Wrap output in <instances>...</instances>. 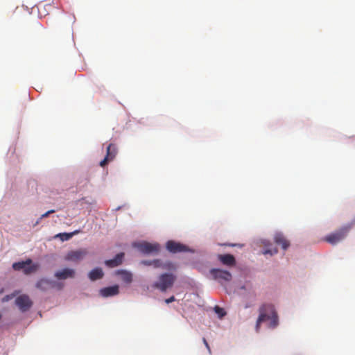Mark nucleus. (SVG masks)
<instances>
[{
  "mask_svg": "<svg viewBox=\"0 0 355 355\" xmlns=\"http://www.w3.org/2000/svg\"><path fill=\"white\" fill-rule=\"evenodd\" d=\"M266 320H270L269 324L270 328H275L279 324L277 313L274 306L270 304H263L259 308V316L256 324L257 331H259L261 322Z\"/></svg>",
  "mask_w": 355,
  "mask_h": 355,
  "instance_id": "f257e3e1",
  "label": "nucleus"
},
{
  "mask_svg": "<svg viewBox=\"0 0 355 355\" xmlns=\"http://www.w3.org/2000/svg\"><path fill=\"white\" fill-rule=\"evenodd\" d=\"M175 279V276L171 273L162 274L159 277L158 281L153 284V287L162 292H165L168 288L172 287Z\"/></svg>",
  "mask_w": 355,
  "mask_h": 355,
  "instance_id": "f03ea898",
  "label": "nucleus"
},
{
  "mask_svg": "<svg viewBox=\"0 0 355 355\" xmlns=\"http://www.w3.org/2000/svg\"><path fill=\"white\" fill-rule=\"evenodd\" d=\"M40 267L38 263H33L31 259L26 261L15 262L12 264V268L15 270H23L25 275H31L35 272Z\"/></svg>",
  "mask_w": 355,
  "mask_h": 355,
  "instance_id": "7ed1b4c3",
  "label": "nucleus"
},
{
  "mask_svg": "<svg viewBox=\"0 0 355 355\" xmlns=\"http://www.w3.org/2000/svg\"><path fill=\"white\" fill-rule=\"evenodd\" d=\"M351 228L350 225L343 227L338 230L327 235L324 238V241L327 242L331 245H336L338 243L343 241L347 235L349 230Z\"/></svg>",
  "mask_w": 355,
  "mask_h": 355,
  "instance_id": "20e7f679",
  "label": "nucleus"
},
{
  "mask_svg": "<svg viewBox=\"0 0 355 355\" xmlns=\"http://www.w3.org/2000/svg\"><path fill=\"white\" fill-rule=\"evenodd\" d=\"M35 286L37 288L42 291H47L49 289L53 288L62 289L63 287V284L61 283H57L55 282H53L46 278H42L37 282Z\"/></svg>",
  "mask_w": 355,
  "mask_h": 355,
  "instance_id": "39448f33",
  "label": "nucleus"
},
{
  "mask_svg": "<svg viewBox=\"0 0 355 355\" xmlns=\"http://www.w3.org/2000/svg\"><path fill=\"white\" fill-rule=\"evenodd\" d=\"M210 274L214 279L219 282H230L232 278L230 272L221 269L212 268L210 270Z\"/></svg>",
  "mask_w": 355,
  "mask_h": 355,
  "instance_id": "423d86ee",
  "label": "nucleus"
},
{
  "mask_svg": "<svg viewBox=\"0 0 355 355\" xmlns=\"http://www.w3.org/2000/svg\"><path fill=\"white\" fill-rule=\"evenodd\" d=\"M87 254V251L85 249H79L77 250L69 251L65 256L66 261L78 263L83 260Z\"/></svg>",
  "mask_w": 355,
  "mask_h": 355,
  "instance_id": "0eeeda50",
  "label": "nucleus"
},
{
  "mask_svg": "<svg viewBox=\"0 0 355 355\" xmlns=\"http://www.w3.org/2000/svg\"><path fill=\"white\" fill-rule=\"evenodd\" d=\"M135 246L139 251L144 254H150L153 252H158L160 249V246L157 243H150L148 242H142L135 244Z\"/></svg>",
  "mask_w": 355,
  "mask_h": 355,
  "instance_id": "6e6552de",
  "label": "nucleus"
},
{
  "mask_svg": "<svg viewBox=\"0 0 355 355\" xmlns=\"http://www.w3.org/2000/svg\"><path fill=\"white\" fill-rule=\"evenodd\" d=\"M15 303L22 312L27 311L33 305V302L26 295H21L15 300Z\"/></svg>",
  "mask_w": 355,
  "mask_h": 355,
  "instance_id": "1a4fd4ad",
  "label": "nucleus"
},
{
  "mask_svg": "<svg viewBox=\"0 0 355 355\" xmlns=\"http://www.w3.org/2000/svg\"><path fill=\"white\" fill-rule=\"evenodd\" d=\"M166 248L168 252L174 254L189 250V248L187 245L172 240L167 241Z\"/></svg>",
  "mask_w": 355,
  "mask_h": 355,
  "instance_id": "9d476101",
  "label": "nucleus"
},
{
  "mask_svg": "<svg viewBox=\"0 0 355 355\" xmlns=\"http://www.w3.org/2000/svg\"><path fill=\"white\" fill-rule=\"evenodd\" d=\"M117 154V148L115 144H110L107 147L105 158L100 162V166L104 167L109 162L112 161Z\"/></svg>",
  "mask_w": 355,
  "mask_h": 355,
  "instance_id": "9b49d317",
  "label": "nucleus"
},
{
  "mask_svg": "<svg viewBox=\"0 0 355 355\" xmlns=\"http://www.w3.org/2000/svg\"><path fill=\"white\" fill-rule=\"evenodd\" d=\"M75 270L71 268H64L58 270L55 273V277L60 280H64L68 278H73L75 277Z\"/></svg>",
  "mask_w": 355,
  "mask_h": 355,
  "instance_id": "f8f14e48",
  "label": "nucleus"
},
{
  "mask_svg": "<svg viewBox=\"0 0 355 355\" xmlns=\"http://www.w3.org/2000/svg\"><path fill=\"white\" fill-rule=\"evenodd\" d=\"M119 293V286L114 285L112 286H108L101 288L99 291L100 295L103 297H107L118 295Z\"/></svg>",
  "mask_w": 355,
  "mask_h": 355,
  "instance_id": "ddd939ff",
  "label": "nucleus"
},
{
  "mask_svg": "<svg viewBox=\"0 0 355 355\" xmlns=\"http://www.w3.org/2000/svg\"><path fill=\"white\" fill-rule=\"evenodd\" d=\"M124 253L120 252L117 254L112 259L106 260L105 264L109 268H115L120 266L123 261Z\"/></svg>",
  "mask_w": 355,
  "mask_h": 355,
  "instance_id": "4468645a",
  "label": "nucleus"
},
{
  "mask_svg": "<svg viewBox=\"0 0 355 355\" xmlns=\"http://www.w3.org/2000/svg\"><path fill=\"white\" fill-rule=\"evenodd\" d=\"M218 259L223 265L227 266H234L236 264L234 257L230 254H219Z\"/></svg>",
  "mask_w": 355,
  "mask_h": 355,
  "instance_id": "2eb2a0df",
  "label": "nucleus"
},
{
  "mask_svg": "<svg viewBox=\"0 0 355 355\" xmlns=\"http://www.w3.org/2000/svg\"><path fill=\"white\" fill-rule=\"evenodd\" d=\"M115 275L119 276L121 279L126 284H130L132 281V275L125 270H118L114 272Z\"/></svg>",
  "mask_w": 355,
  "mask_h": 355,
  "instance_id": "dca6fc26",
  "label": "nucleus"
},
{
  "mask_svg": "<svg viewBox=\"0 0 355 355\" xmlns=\"http://www.w3.org/2000/svg\"><path fill=\"white\" fill-rule=\"evenodd\" d=\"M274 241L277 245H281L284 250H286L290 245V242L282 233H277L275 235Z\"/></svg>",
  "mask_w": 355,
  "mask_h": 355,
  "instance_id": "f3484780",
  "label": "nucleus"
},
{
  "mask_svg": "<svg viewBox=\"0 0 355 355\" xmlns=\"http://www.w3.org/2000/svg\"><path fill=\"white\" fill-rule=\"evenodd\" d=\"M103 272L101 268H96L89 273V278L92 281L100 279L103 277Z\"/></svg>",
  "mask_w": 355,
  "mask_h": 355,
  "instance_id": "a211bd4d",
  "label": "nucleus"
},
{
  "mask_svg": "<svg viewBox=\"0 0 355 355\" xmlns=\"http://www.w3.org/2000/svg\"><path fill=\"white\" fill-rule=\"evenodd\" d=\"M78 231L71 233H59L55 236V238H59L62 241L69 240L74 234H77Z\"/></svg>",
  "mask_w": 355,
  "mask_h": 355,
  "instance_id": "6ab92c4d",
  "label": "nucleus"
},
{
  "mask_svg": "<svg viewBox=\"0 0 355 355\" xmlns=\"http://www.w3.org/2000/svg\"><path fill=\"white\" fill-rule=\"evenodd\" d=\"M214 311L216 314H218L220 318H223L226 315L225 311L218 306H216L214 307Z\"/></svg>",
  "mask_w": 355,
  "mask_h": 355,
  "instance_id": "aec40b11",
  "label": "nucleus"
},
{
  "mask_svg": "<svg viewBox=\"0 0 355 355\" xmlns=\"http://www.w3.org/2000/svg\"><path fill=\"white\" fill-rule=\"evenodd\" d=\"M142 263L145 265H151L152 263L150 261H144ZM153 264L155 266V267H159L161 266L160 261L159 260H154L153 261Z\"/></svg>",
  "mask_w": 355,
  "mask_h": 355,
  "instance_id": "412c9836",
  "label": "nucleus"
},
{
  "mask_svg": "<svg viewBox=\"0 0 355 355\" xmlns=\"http://www.w3.org/2000/svg\"><path fill=\"white\" fill-rule=\"evenodd\" d=\"M277 253V249L274 248L272 249H266L264 250L263 254L273 255Z\"/></svg>",
  "mask_w": 355,
  "mask_h": 355,
  "instance_id": "4be33fe9",
  "label": "nucleus"
},
{
  "mask_svg": "<svg viewBox=\"0 0 355 355\" xmlns=\"http://www.w3.org/2000/svg\"><path fill=\"white\" fill-rule=\"evenodd\" d=\"M54 212H55V210H53V209H51V210H49V211H46V213H44V214H42V215L41 216V217L40 218V219L36 222L35 225H37V224L40 223V220L42 218H46V217L49 216L50 214H52V213H54Z\"/></svg>",
  "mask_w": 355,
  "mask_h": 355,
  "instance_id": "5701e85b",
  "label": "nucleus"
},
{
  "mask_svg": "<svg viewBox=\"0 0 355 355\" xmlns=\"http://www.w3.org/2000/svg\"><path fill=\"white\" fill-rule=\"evenodd\" d=\"M202 342H203V343L205 344V345L206 348L207 349V350H208L209 353V354H211V351L210 347H209V344H208V343H207V340L205 339V338H202Z\"/></svg>",
  "mask_w": 355,
  "mask_h": 355,
  "instance_id": "b1692460",
  "label": "nucleus"
},
{
  "mask_svg": "<svg viewBox=\"0 0 355 355\" xmlns=\"http://www.w3.org/2000/svg\"><path fill=\"white\" fill-rule=\"evenodd\" d=\"M175 300V297L174 296H171V297L166 299L165 300V302L166 304H170V303L174 302Z\"/></svg>",
  "mask_w": 355,
  "mask_h": 355,
  "instance_id": "393cba45",
  "label": "nucleus"
}]
</instances>
